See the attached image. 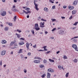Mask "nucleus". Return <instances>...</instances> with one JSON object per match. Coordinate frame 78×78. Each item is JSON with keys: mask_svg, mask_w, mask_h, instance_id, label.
Returning <instances> with one entry per match:
<instances>
[{"mask_svg": "<svg viewBox=\"0 0 78 78\" xmlns=\"http://www.w3.org/2000/svg\"><path fill=\"white\" fill-rule=\"evenodd\" d=\"M23 71H24V73H27V69H24Z\"/></svg>", "mask_w": 78, "mask_h": 78, "instance_id": "nucleus-35", "label": "nucleus"}, {"mask_svg": "<svg viewBox=\"0 0 78 78\" xmlns=\"http://www.w3.org/2000/svg\"><path fill=\"white\" fill-rule=\"evenodd\" d=\"M61 18H62V19H65V17H63V16H62L61 17Z\"/></svg>", "mask_w": 78, "mask_h": 78, "instance_id": "nucleus-60", "label": "nucleus"}, {"mask_svg": "<svg viewBox=\"0 0 78 78\" xmlns=\"http://www.w3.org/2000/svg\"><path fill=\"white\" fill-rule=\"evenodd\" d=\"M49 61L50 62H55V61H54V60H51L50 59H49Z\"/></svg>", "mask_w": 78, "mask_h": 78, "instance_id": "nucleus-25", "label": "nucleus"}, {"mask_svg": "<svg viewBox=\"0 0 78 78\" xmlns=\"http://www.w3.org/2000/svg\"><path fill=\"white\" fill-rule=\"evenodd\" d=\"M16 8V6L13 5V8Z\"/></svg>", "mask_w": 78, "mask_h": 78, "instance_id": "nucleus-64", "label": "nucleus"}, {"mask_svg": "<svg viewBox=\"0 0 78 78\" xmlns=\"http://www.w3.org/2000/svg\"><path fill=\"white\" fill-rule=\"evenodd\" d=\"M37 0H34V3H36L35 2H37Z\"/></svg>", "mask_w": 78, "mask_h": 78, "instance_id": "nucleus-50", "label": "nucleus"}, {"mask_svg": "<svg viewBox=\"0 0 78 78\" xmlns=\"http://www.w3.org/2000/svg\"><path fill=\"white\" fill-rule=\"evenodd\" d=\"M12 11H14V12H16V11H17H17H18V10H16V8H12Z\"/></svg>", "mask_w": 78, "mask_h": 78, "instance_id": "nucleus-13", "label": "nucleus"}, {"mask_svg": "<svg viewBox=\"0 0 78 78\" xmlns=\"http://www.w3.org/2000/svg\"><path fill=\"white\" fill-rule=\"evenodd\" d=\"M49 39H54V37H50V38H49Z\"/></svg>", "mask_w": 78, "mask_h": 78, "instance_id": "nucleus-51", "label": "nucleus"}, {"mask_svg": "<svg viewBox=\"0 0 78 78\" xmlns=\"http://www.w3.org/2000/svg\"><path fill=\"white\" fill-rule=\"evenodd\" d=\"M6 12L5 11H3L1 13V16H6Z\"/></svg>", "mask_w": 78, "mask_h": 78, "instance_id": "nucleus-6", "label": "nucleus"}, {"mask_svg": "<svg viewBox=\"0 0 78 78\" xmlns=\"http://www.w3.org/2000/svg\"><path fill=\"white\" fill-rule=\"evenodd\" d=\"M51 20H52V22H54L56 20L55 19H51Z\"/></svg>", "mask_w": 78, "mask_h": 78, "instance_id": "nucleus-52", "label": "nucleus"}, {"mask_svg": "<svg viewBox=\"0 0 78 78\" xmlns=\"http://www.w3.org/2000/svg\"><path fill=\"white\" fill-rule=\"evenodd\" d=\"M56 30V28H54L52 29L51 31H55Z\"/></svg>", "mask_w": 78, "mask_h": 78, "instance_id": "nucleus-44", "label": "nucleus"}, {"mask_svg": "<svg viewBox=\"0 0 78 78\" xmlns=\"http://www.w3.org/2000/svg\"><path fill=\"white\" fill-rule=\"evenodd\" d=\"M21 58H23V55H21Z\"/></svg>", "mask_w": 78, "mask_h": 78, "instance_id": "nucleus-53", "label": "nucleus"}, {"mask_svg": "<svg viewBox=\"0 0 78 78\" xmlns=\"http://www.w3.org/2000/svg\"><path fill=\"white\" fill-rule=\"evenodd\" d=\"M51 76V74L49 73H47V78H50V76Z\"/></svg>", "mask_w": 78, "mask_h": 78, "instance_id": "nucleus-10", "label": "nucleus"}, {"mask_svg": "<svg viewBox=\"0 0 78 78\" xmlns=\"http://www.w3.org/2000/svg\"><path fill=\"white\" fill-rule=\"evenodd\" d=\"M45 74H43L42 76H41V77H42V78H45Z\"/></svg>", "mask_w": 78, "mask_h": 78, "instance_id": "nucleus-37", "label": "nucleus"}, {"mask_svg": "<svg viewBox=\"0 0 78 78\" xmlns=\"http://www.w3.org/2000/svg\"><path fill=\"white\" fill-rule=\"evenodd\" d=\"M75 38H78V37H75L73 38H72L70 39V40H72L73 42H74L75 43H76V42H77V40L76 39H75Z\"/></svg>", "mask_w": 78, "mask_h": 78, "instance_id": "nucleus-1", "label": "nucleus"}, {"mask_svg": "<svg viewBox=\"0 0 78 78\" xmlns=\"http://www.w3.org/2000/svg\"><path fill=\"white\" fill-rule=\"evenodd\" d=\"M47 47V46H44L43 47V48H44V49H45Z\"/></svg>", "mask_w": 78, "mask_h": 78, "instance_id": "nucleus-56", "label": "nucleus"}, {"mask_svg": "<svg viewBox=\"0 0 78 78\" xmlns=\"http://www.w3.org/2000/svg\"><path fill=\"white\" fill-rule=\"evenodd\" d=\"M43 62L44 64H46L47 62V61L46 59H44L43 61Z\"/></svg>", "mask_w": 78, "mask_h": 78, "instance_id": "nucleus-21", "label": "nucleus"}, {"mask_svg": "<svg viewBox=\"0 0 78 78\" xmlns=\"http://www.w3.org/2000/svg\"><path fill=\"white\" fill-rule=\"evenodd\" d=\"M31 34H29L28 36V37H31Z\"/></svg>", "mask_w": 78, "mask_h": 78, "instance_id": "nucleus-62", "label": "nucleus"}, {"mask_svg": "<svg viewBox=\"0 0 78 78\" xmlns=\"http://www.w3.org/2000/svg\"><path fill=\"white\" fill-rule=\"evenodd\" d=\"M39 27V25L38 24L36 23L35 24V28H37Z\"/></svg>", "mask_w": 78, "mask_h": 78, "instance_id": "nucleus-20", "label": "nucleus"}, {"mask_svg": "<svg viewBox=\"0 0 78 78\" xmlns=\"http://www.w3.org/2000/svg\"><path fill=\"white\" fill-rule=\"evenodd\" d=\"M55 7H56V6H55V5L53 6L52 7V9H55Z\"/></svg>", "mask_w": 78, "mask_h": 78, "instance_id": "nucleus-42", "label": "nucleus"}, {"mask_svg": "<svg viewBox=\"0 0 78 78\" xmlns=\"http://www.w3.org/2000/svg\"><path fill=\"white\" fill-rule=\"evenodd\" d=\"M44 23H45L44 22H43V23H42V22L40 23V27H41L42 28L44 27L45 26H44Z\"/></svg>", "mask_w": 78, "mask_h": 78, "instance_id": "nucleus-3", "label": "nucleus"}, {"mask_svg": "<svg viewBox=\"0 0 78 78\" xmlns=\"http://www.w3.org/2000/svg\"><path fill=\"white\" fill-rule=\"evenodd\" d=\"M39 67L40 68H43V67H44V65L42 64L40 65Z\"/></svg>", "mask_w": 78, "mask_h": 78, "instance_id": "nucleus-17", "label": "nucleus"}, {"mask_svg": "<svg viewBox=\"0 0 78 78\" xmlns=\"http://www.w3.org/2000/svg\"><path fill=\"white\" fill-rule=\"evenodd\" d=\"M75 28H76V27H71V30H75Z\"/></svg>", "mask_w": 78, "mask_h": 78, "instance_id": "nucleus-41", "label": "nucleus"}, {"mask_svg": "<svg viewBox=\"0 0 78 78\" xmlns=\"http://www.w3.org/2000/svg\"><path fill=\"white\" fill-rule=\"evenodd\" d=\"M69 73H68L66 74V78H67L69 76Z\"/></svg>", "mask_w": 78, "mask_h": 78, "instance_id": "nucleus-28", "label": "nucleus"}, {"mask_svg": "<svg viewBox=\"0 0 78 78\" xmlns=\"http://www.w3.org/2000/svg\"><path fill=\"white\" fill-rule=\"evenodd\" d=\"M41 20L42 21H44V22H46L47 21V20H44L42 19H41Z\"/></svg>", "mask_w": 78, "mask_h": 78, "instance_id": "nucleus-47", "label": "nucleus"}, {"mask_svg": "<svg viewBox=\"0 0 78 78\" xmlns=\"http://www.w3.org/2000/svg\"><path fill=\"white\" fill-rule=\"evenodd\" d=\"M50 2H51V3H54V2L53 1H52L51 0H49Z\"/></svg>", "mask_w": 78, "mask_h": 78, "instance_id": "nucleus-45", "label": "nucleus"}, {"mask_svg": "<svg viewBox=\"0 0 78 78\" xmlns=\"http://www.w3.org/2000/svg\"><path fill=\"white\" fill-rule=\"evenodd\" d=\"M16 31L18 32H19V33H21V32H22V30H20L19 29H17Z\"/></svg>", "mask_w": 78, "mask_h": 78, "instance_id": "nucleus-30", "label": "nucleus"}, {"mask_svg": "<svg viewBox=\"0 0 78 78\" xmlns=\"http://www.w3.org/2000/svg\"><path fill=\"white\" fill-rule=\"evenodd\" d=\"M73 61L74 62L76 63L78 62V60L76 59H75Z\"/></svg>", "mask_w": 78, "mask_h": 78, "instance_id": "nucleus-27", "label": "nucleus"}, {"mask_svg": "<svg viewBox=\"0 0 78 78\" xmlns=\"http://www.w3.org/2000/svg\"><path fill=\"white\" fill-rule=\"evenodd\" d=\"M72 47L76 51H78V48L77 47L76 45L75 44H73L72 45Z\"/></svg>", "mask_w": 78, "mask_h": 78, "instance_id": "nucleus-2", "label": "nucleus"}, {"mask_svg": "<svg viewBox=\"0 0 78 78\" xmlns=\"http://www.w3.org/2000/svg\"><path fill=\"white\" fill-rule=\"evenodd\" d=\"M63 8H64V9H66V8H67V6H63Z\"/></svg>", "mask_w": 78, "mask_h": 78, "instance_id": "nucleus-48", "label": "nucleus"}, {"mask_svg": "<svg viewBox=\"0 0 78 78\" xmlns=\"http://www.w3.org/2000/svg\"><path fill=\"white\" fill-rule=\"evenodd\" d=\"M77 3H78V0H75V1L73 2V5L74 6H75L76 5H77Z\"/></svg>", "mask_w": 78, "mask_h": 78, "instance_id": "nucleus-5", "label": "nucleus"}, {"mask_svg": "<svg viewBox=\"0 0 78 78\" xmlns=\"http://www.w3.org/2000/svg\"><path fill=\"white\" fill-rule=\"evenodd\" d=\"M16 19H17V17H16V16H15L14 18V21H16Z\"/></svg>", "mask_w": 78, "mask_h": 78, "instance_id": "nucleus-34", "label": "nucleus"}, {"mask_svg": "<svg viewBox=\"0 0 78 78\" xmlns=\"http://www.w3.org/2000/svg\"><path fill=\"white\" fill-rule=\"evenodd\" d=\"M63 58H64V59H67V57L66 55H64L63 57Z\"/></svg>", "mask_w": 78, "mask_h": 78, "instance_id": "nucleus-24", "label": "nucleus"}, {"mask_svg": "<svg viewBox=\"0 0 78 78\" xmlns=\"http://www.w3.org/2000/svg\"><path fill=\"white\" fill-rule=\"evenodd\" d=\"M29 46H30V44L28 43H26V47H29Z\"/></svg>", "mask_w": 78, "mask_h": 78, "instance_id": "nucleus-29", "label": "nucleus"}, {"mask_svg": "<svg viewBox=\"0 0 78 78\" xmlns=\"http://www.w3.org/2000/svg\"><path fill=\"white\" fill-rule=\"evenodd\" d=\"M13 44H14V42H11V43L10 44V46H11L12 45H13Z\"/></svg>", "mask_w": 78, "mask_h": 78, "instance_id": "nucleus-31", "label": "nucleus"}, {"mask_svg": "<svg viewBox=\"0 0 78 78\" xmlns=\"http://www.w3.org/2000/svg\"><path fill=\"white\" fill-rule=\"evenodd\" d=\"M14 2H15V3H16L17 2V0H14Z\"/></svg>", "mask_w": 78, "mask_h": 78, "instance_id": "nucleus-63", "label": "nucleus"}, {"mask_svg": "<svg viewBox=\"0 0 78 78\" xmlns=\"http://www.w3.org/2000/svg\"><path fill=\"white\" fill-rule=\"evenodd\" d=\"M78 22H76L74 24H73V25H76L78 24Z\"/></svg>", "mask_w": 78, "mask_h": 78, "instance_id": "nucleus-40", "label": "nucleus"}, {"mask_svg": "<svg viewBox=\"0 0 78 78\" xmlns=\"http://www.w3.org/2000/svg\"><path fill=\"white\" fill-rule=\"evenodd\" d=\"M48 72H51V73H53V69H48Z\"/></svg>", "mask_w": 78, "mask_h": 78, "instance_id": "nucleus-9", "label": "nucleus"}, {"mask_svg": "<svg viewBox=\"0 0 78 78\" xmlns=\"http://www.w3.org/2000/svg\"><path fill=\"white\" fill-rule=\"evenodd\" d=\"M31 31L33 34H34V30H32Z\"/></svg>", "mask_w": 78, "mask_h": 78, "instance_id": "nucleus-36", "label": "nucleus"}, {"mask_svg": "<svg viewBox=\"0 0 78 78\" xmlns=\"http://www.w3.org/2000/svg\"><path fill=\"white\" fill-rule=\"evenodd\" d=\"M58 67L59 69L60 68H61V66L59 65L58 66Z\"/></svg>", "mask_w": 78, "mask_h": 78, "instance_id": "nucleus-57", "label": "nucleus"}, {"mask_svg": "<svg viewBox=\"0 0 78 78\" xmlns=\"http://www.w3.org/2000/svg\"><path fill=\"white\" fill-rule=\"evenodd\" d=\"M33 47L34 48H37V47H36V44H35V45L33 46Z\"/></svg>", "mask_w": 78, "mask_h": 78, "instance_id": "nucleus-46", "label": "nucleus"}, {"mask_svg": "<svg viewBox=\"0 0 78 78\" xmlns=\"http://www.w3.org/2000/svg\"><path fill=\"white\" fill-rule=\"evenodd\" d=\"M23 50L22 49H20L19 50V53H22V51Z\"/></svg>", "mask_w": 78, "mask_h": 78, "instance_id": "nucleus-33", "label": "nucleus"}, {"mask_svg": "<svg viewBox=\"0 0 78 78\" xmlns=\"http://www.w3.org/2000/svg\"><path fill=\"white\" fill-rule=\"evenodd\" d=\"M34 59H42V58L39 57H36L34 58Z\"/></svg>", "mask_w": 78, "mask_h": 78, "instance_id": "nucleus-18", "label": "nucleus"}, {"mask_svg": "<svg viewBox=\"0 0 78 78\" xmlns=\"http://www.w3.org/2000/svg\"><path fill=\"white\" fill-rule=\"evenodd\" d=\"M6 72L7 73V74H8V73L9 72V69H7V71H6Z\"/></svg>", "mask_w": 78, "mask_h": 78, "instance_id": "nucleus-39", "label": "nucleus"}, {"mask_svg": "<svg viewBox=\"0 0 78 78\" xmlns=\"http://www.w3.org/2000/svg\"><path fill=\"white\" fill-rule=\"evenodd\" d=\"M34 62L35 63H37V60H34Z\"/></svg>", "mask_w": 78, "mask_h": 78, "instance_id": "nucleus-38", "label": "nucleus"}, {"mask_svg": "<svg viewBox=\"0 0 78 78\" xmlns=\"http://www.w3.org/2000/svg\"><path fill=\"white\" fill-rule=\"evenodd\" d=\"M76 13V11L75 10H73L72 12V14H75Z\"/></svg>", "mask_w": 78, "mask_h": 78, "instance_id": "nucleus-14", "label": "nucleus"}, {"mask_svg": "<svg viewBox=\"0 0 78 78\" xmlns=\"http://www.w3.org/2000/svg\"><path fill=\"white\" fill-rule=\"evenodd\" d=\"M34 5L35 6V8L36 9L37 11H38V10H39V9L38 8V5H37V4L36 3H34Z\"/></svg>", "mask_w": 78, "mask_h": 78, "instance_id": "nucleus-4", "label": "nucleus"}, {"mask_svg": "<svg viewBox=\"0 0 78 78\" xmlns=\"http://www.w3.org/2000/svg\"><path fill=\"white\" fill-rule=\"evenodd\" d=\"M50 51H48L47 52V54H48V53H50Z\"/></svg>", "mask_w": 78, "mask_h": 78, "instance_id": "nucleus-61", "label": "nucleus"}, {"mask_svg": "<svg viewBox=\"0 0 78 78\" xmlns=\"http://www.w3.org/2000/svg\"><path fill=\"white\" fill-rule=\"evenodd\" d=\"M20 39L21 40H23V41H25V39L23 38H20Z\"/></svg>", "mask_w": 78, "mask_h": 78, "instance_id": "nucleus-49", "label": "nucleus"}, {"mask_svg": "<svg viewBox=\"0 0 78 78\" xmlns=\"http://www.w3.org/2000/svg\"><path fill=\"white\" fill-rule=\"evenodd\" d=\"M44 10L45 11H46V12H48V9L47 7L44 8Z\"/></svg>", "mask_w": 78, "mask_h": 78, "instance_id": "nucleus-15", "label": "nucleus"}, {"mask_svg": "<svg viewBox=\"0 0 78 78\" xmlns=\"http://www.w3.org/2000/svg\"><path fill=\"white\" fill-rule=\"evenodd\" d=\"M64 32L63 30H61L58 31V33L60 34H64Z\"/></svg>", "mask_w": 78, "mask_h": 78, "instance_id": "nucleus-8", "label": "nucleus"}, {"mask_svg": "<svg viewBox=\"0 0 78 78\" xmlns=\"http://www.w3.org/2000/svg\"><path fill=\"white\" fill-rule=\"evenodd\" d=\"M31 55V54L30 52H29L28 53V55Z\"/></svg>", "mask_w": 78, "mask_h": 78, "instance_id": "nucleus-59", "label": "nucleus"}, {"mask_svg": "<svg viewBox=\"0 0 78 78\" xmlns=\"http://www.w3.org/2000/svg\"><path fill=\"white\" fill-rule=\"evenodd\" d=\"M8 24L10 26H12V23H8Z\"/></svg>", "mask_w": 78, "mask_h": 78, "instance_id": "nucleus-43", "label": "nucleus"}, {"mask_svg": "<svg viewBox=\"0 0 78 78\" xmlns=\"http://www.w3.org/2000/svg\"><path fill=\"white\" fill-rule=\"evenodd\" d=\"M23 44H24V42H23L19 43V45H23Z\"/></svg>", "mask_w": 78, "mask_h": 78, "instance_id": "nucleus-26", "label": "nucleus"}, {"mask_svg": "<svg viewBox=\"0 0 78 78\" xmlns=\"http://www.w3.org/2000/svg\"><path fill=\"white\" fill-rule=\"evenodd\" d=\"M23 12H25V14H27V15H28V13H29V14L31 13V11H28L27 12L25 11L24 10H23Z\"/></svg>", "mask_w": 78, "mask_h": 78, "instance_id": "nucleus-7", "label": "nucleus"}, {"mask_svg": "<svg viewBox=\"0 0 78 78\" xmlns=\"http://www.w3.org/2000/svg\"><path fill=\"white\" fill-rule=\"evenodd\" d=\"M2 44H6V41L5 40H2Z\"/></svg>", "mask_w": 78, "mask_h": 78, "instance_id": "nucleus-22", "label": "nucleus"}, {"mask_svg": "<svg viewBox=\"0 0 78 78\" xmlns=\"http://www.w3.org/2000/svg\"><path fill=\"white\" fill-rule=\"evenodd\" d=\"M34 29L36 30V31H38V30H40V28L38 27L34 28Z\"/></svg>", "mask_w": 78, "mask_h": 78, "instance_id": "nucleus-23", "label": "nucleus"}, {"mask_svg": "<svg viewBox=\"0 0 78 78\" xmlns=\"http://www.w3.org/2000/svg\"><path fill=\"white\" fill-rule=\"evenodd\" d=\"M5 52L6 51H2L1 53L2 55H5Z\"/></svg>", "mask_w": 78, "mask_h": 78, "instance_id": "nucleus-16", "label": "nucleus"}, {"mask_svg": "<svg viewBox=\"0 0 78 78\" xmlns=\"http://www.w3.org/2000/svg\"><path fill=\"white\" fill-rule=\"evenodd\" d=\"M8 28H9V27H5L4 29V30L5 31H8Z\"/></svg>", "mask_w": 78, "mask_h": 78, "instance_id": "nucleus-19", "label": "nucleus"}, {"mask_svg": "<svg viewBox=\"0 0 78 78\" xmlns=\"http://www.w3.org/2000/svg\"><path fill=\"white\" fill-rule=\"evenodd\" d=\"M37 63H40V62H41V61L39 60H37Z\"/></svg>", "mask_w": 78, "mask_h": 78, "instance_id": "nucleus-54", "label": "nucleus"}, {"mask_svg": "<svg viewBox=\"0 0 78 78\" xmlns=\"http://www.w3.org/2000/svg\"><path fill=\"white\" fill-rule=\"evenodd\" d=\"M25 10H27V11H30V8H27L25 9Z\"/></svg>", "mask_w": 78, "mask_h": 78, "instance_id": "nucleus-32", "label": "nucleus"}, {"mask_svg": "<svg viewBox=\"0 0 78 78\" xmlns=\"http://www.w3.org/2000/svg\"><path fill=\"white\" fill-rule=\"evenodd\" d=\"M2 2H3V3H5V0H2Z\"/></svg>", "mask_w": 78, "mask_h": 78, "instance_id": "nucleus-58", "label": "nucleus"}, {"mask_svg": "<svg viewBox=\"0 0 78 78\" xmlns=\"http://www.w3.org/2000/svg\"><path fill=\"white\" fill-rule=\"evenodd\" d=\"M68 8H69V9L71 10V9H73L74 8L73 7V6H71L70 5H69L68 6Z\"/></svg>", "mask_w": 78, "mask_h": 78, "instance_id": "nucleus-12", "label": "nucleus"}, {"mask_svg": "<svg viewBox=\"0 0 78 78\" xmlns=\"http://www.w3.org/2000/svg\"><path fill=\"white\" fill-rule=\"evenodd\" d=\"M70 20H71L72 19V16H71L69 18Z\"/></svg>", "mask_w": 78, "mask_h": 78, "instance_id": "nucleus-55", "label": "nucleus"}, {"mask_svg": "<svg viewBox=\"0 0 78 78\" xmlns=\"http://www.w3.org/2000/svg\"><path fill=\"white\" fill-rule=\"evenodd\" d=\"M16 35L17 36V37L18 38H20V37H21V35L20 34H16Z\"/></svg>", "mask_w": 78, "mask_h": 78, "instance_id": "nucleus-11", "label": "nucleus"}]
</instances>
